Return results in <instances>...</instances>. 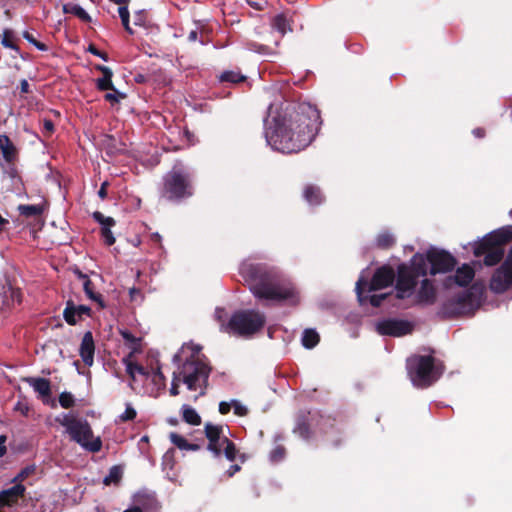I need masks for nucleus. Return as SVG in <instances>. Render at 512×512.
<instances>
[{
  "instance_id": "f257e3e1",
  "label": "nucleus",
  "mask_w": 512,
  "mask_h": 512,
  "mask_svg": "<svg viewBox=\"0 0 512 512\" xmlns=\"http://www.w3.org/2000/svg\"><path fill=\"white\" fill-rule=\"evenodd\" d=\"M270 126L266 131L268 144L282 153H298L311 144L322 120L320 111L310 103L275 100L268 107Z\"/></svg>"
},
{
  "instance_id": "f03ea898",
  "label": "nucleus",
  "mask_w": 512,
  "mask_h": 512,
  "mask_svg": "<svg viewBox=\"0 0 512 512\" xmlns=\"http://www.w3.org/2000/svg\"><path fill=\"white\" fill-rule=\"evenodd\" d=\"M250 290L259 300L280 303L286 300L295 304L296 291L293 287L282 283L279 275L262 266H250L247 271Z\"/></svg>"
},
{
  "instance_id": "7ed1b4c3",
  "label": "nucleus",
  "mask_w": 512,
  "mask_h": 512,
  "mask_svg": "<svg viewBox=\"0 0 512 512\" xmlns=\"http://www.w3.org/2000/svg\"><path fill=\"white\" fill-rule=\"evenodd\" d=\"M194 194L193 173L181 161H177L162 178L160 197L167 202L180 204Z\"/></svg>"
},
{
  "instance_id": "20e7f679",
  "label": "nucleus",
  "mask_w": 512,
  "mask_h": 512,
  "mask_svg": "<svg viewBox=\"0 0 512 512\" xmlns=\"http://www.w3.org/2000/svg\"><path fill=\"white\" fill-rule=\"evenodd\" d=\"M512 241V226H504L487 234L474 246L476 257L484 256V264L494 266L504 256V245Z\"/></svg>"
},
{
  "instance_id": "39448f33",
  "label": "nucleus",
  "mask_w": 512,
  "mask_h": 512,
  "mask_svg": "<svg viewBox=\"0 0 512 512\" xmlns=\"http://www.w3.org/2000/svg\"><path fill=\"white\" fill-rule=\"evenodd\" d=\"M481 295V289L473 285L443 302L438 316L444 320L471 316L480 305Z\"/></svg>"
},
{
  "instance_id": "423d86ee",
  "label": "nucleus",
  "mask_w": 512,
  "mask_h": 512,
  "mask_svg": "<svg viewBox=\"0 0 512 512\" xmlns=\"http://www.w3.org/2000/svg\"><path fill=\"white\" fill-rule=\"evenodd\" d=\"M426 261L422 254H415L410 264L401 263L397 267L396 298L405 299L417 286L419 277L426 276Z\"/></svg>"
},
{
  "instance_id": "0eeeda50",
  "label": "nucleus",
  "mask_w": 512,
  "mask_h": 512,
  "mask_svg": "<svg viewBox=\"0 0 512 512\" xmlns=\"http://www.w3.org/2000/svg\"><path fill=\"white\" fill-rule=\"evenodd\" d=\"M407 371L415 386L427 388L440 378L443 367L431 355H414L407 360Z\"/></svg>"
},
{
  "instance_id": "6e6552de",
  "label": "nucleus",
  "mask_w": 512,
  "mask_h": 512,
  "mask_svg": "<svg viewBox=\"0 0 512 512\" xmlns=\"http://www.w3.org/2000/svg\"><path fill=\"white\" fill-rule=\"evenodd\" d=\"M212 372V367L208 361L202 358L187 357L185 361L179 365V376L182 382L187 386L190 391L200 390V396L206 394L209 385V376Z\"/></svg>"
},
{
  "instance_id": "1a4fd4ad",
  "label": "nucleus",
  "mask_w": 512,
  "mask_h": 512,
  "mask_svg": "<svg viewBox=\"0 0 512 512\" xmlns=\"http://www.w3.org/2000/svg\"><path fill=\"white\" fill-rule=\"evenodd\" d=\"M59 424L65 427L70 439L79 444L85 450L96 453L102 448L100 437L94 438L92 428L86 419L77 418L71 414H65L62 419H57Z\"/></svg>"
},
{
  "instance_id": "9d476101",
  "label": "nucleus",
  "mask_w": 512,
  "mask_h": 512,
  "mask_svg": "<svg viewBox=\"0 0 512 512\" xmlns=\"http://www.w3.org/2000/svg\"><path fill=\"white\" fill-rule=\"evenodd\" d=\"M265 325V316L255 310H240L235 312L226 325H222L225 332L239 336H249Z\"/></svg>"
},
{
  "instance_id": "9b49d317",
  "label": "nucleus",
  "mask_w": 512,
  "mask_h": 512,
  "mask_svg": "<svg viewBox=\"0 0 512 512\" xmlns=\"http://www.w3.org/2000/svg\"><path fill=\"white\" fill-rule=\"evenodd\" d=\"M425 261L430 264V274L448 273L457 265L455 257L445 250L431 248L427 251Z\"/></svg>"
},
{
  "instance_id": "f8f14e48",
  "label": "nucleus",
  "mask_w": 512,
  "mask_h": 512,
  "mask_svg": "<svg viewBox=\"0 0 512 512\" xmlns=\"http://www.w3.org/2000/svg\"><path fill=\"white\" fill-rule=\"evenodd\" d=\"M376 330L380 335L401 337L410 334L413 331V325L402 319H385L379 321Z\"/></svg>"
},
{
  "instance_id": "ddd939ff",
  "label": "nucleus",
  "mask_w": 512,
  "mask_h": 512,
  "mask_svg": "<svg viewBox=\"0 0 512 512\" xmlns=\"http://www.w3.org/2000/svg\"><path fill=\"white\" fill-rule=\"evenodd\" d=\"M204 433L208 440L207 450L212 452L215 457H219L222 454L224 443L228 441V437L223 433V426L207 422L204 426Z\"/></svg>"
},
{
  "instance_id": "4468645a",
  "label": "nucleus",
  "mask_w": 512,
  "mask_h": 512,
  "mask_svg": "<svg viewBox=\"0 0 512 512\" xmlns=\"http://www.w3.org/2000/svg\"><path fill=\"white\" fill-rule=\"evenodd\" d=\"M395 271L389 265H383L376 269L371 281L368 283V292L389 287L395 280Z\"/></svg>"
},
{
  "instance_id": "2eb2a0df",
  "label": "nucleus",
  "mask_w": 512,
  "mask_h": 512,
  "mask_svg": "<svg viewBox=\"0 0 512 512\" xmlns=\"http://www.w3.org/2000/svg\"><path fill=\"white\" fill-rule=\"evenodd\" d=\"M512 285V268L501 264L493 273L489 287L491 291L501 294L507 291Z\"/></svg>"
},
{
  "instance_id": "dca6fc26",
  "label": "nucleus",
  "mask_w": 512,
  "mask_h": 512,
  "mask_svg": "<svg viewBox=\"0 0 512 512\" xmlns=\"http://www.w3.org/2000/svg\"><path fill=\"white\" fill-rule=\"evenodd\" d=\"M367 285L368 281L363 276L359 277L356 282L355 291L361 305L369 302L373 307H380L383 301L391 295L390 293L374 294L371 296L364 295V292L368 289Z\"/></svg>"
},
{
  "instance_id": "f3484780",
  "label": "nucleus",
  "mask_w": 512,
  "mask_h": 512,
  "mask_svg": "<svg viewBox=\"0 0 512 512\" xmlns=\"http://www.w3.org/2000/svg\"><path fill=\"white\" fill-rule=\"evenodd\" d=\"M93 219L101 225V236L107 246H112L115 243V237L111 231V227L115 226L116 221L112 217L105 216L100 211H95L92 214Z\"/></svg>"
},
{
  "instance_id": "a211bd4d",
  "label": "nucleus",
  "mask_w": 512,
  "mask_h": 512,
  "mask_svg": "<svg viewBox=\"0 0 512 512\" xmlns=\"http://www.w3.org/2000/svg\"><path fill=\"white\" fill-rule=\"evenodd\" d=\"M94 354H95V342L93 338V334L91 331H87L84 333L80 347H79V355L83 361V363L91 367L94 363Z\"/></svg>"
},
{
  "instance_id": "6ab92c4d",
  "label": "nucleus",
  "mask_w": 512,
  "mask_h": 512,
  "mask_svg": "<svg viewBox=\"0 0 512 512\" xmlns=\"http://www.w3.org/2000/svg\"><path fill=\"white\" fill-rule=\"evenodd\" d=\"M26 488L18 483L0 492V507H12L16 505L25 494Z\"/></svg>"
},
{
  "instance_id": "aec40b11",
  "label": "nucleus",
  "mask_w": 512,
  "mask_h": 512,
  "mask_svg": "<svg viewBox=\"0 0 512 512\" xmlns=\"http://www.w3.org/2000/svg\"><path fill=\"white\" fill-rule=\"evenodd\" d=\"M474 276L475 272L473 268L464 264L456 270L454 276H449L446 279L445 286L449 288L453 284H457L458 286L465 287L473 280Z\"/></svg>"
},
{
  "instance_id": "412c9836",
  "label": "nucleus",
  "mask_w": 512,
  "mask_h": 512,
  "mask_svg": "<svg viewBox=\"0 0 512 512\" xmlns=\"http://www.w3.org/2000/svg\"><path fill=\"white\" fill-rule=\"evenodd\" d=\"M94 69L102 73V77L96 79L95 85L99 91L115 90L113 84V71L111 68L105 65L96 64Z\"/></svg>"
},
{
  "instance_id": "4be33fe9",
  "label": "nucleus",
  "mask_w": 512,
  "mask_h": 512,
  "mask_svg": "<svg viewBox=\"0 0 512 512\" xmlns=\"http://www.w3.org/2000/svg\"><path fill=\"white\" fill-rule=\"evenodd\" d=\"M293 432L305 440L311 437L310 412L300 411L298 413Z\"/></svg>"
},
{
  "instance_id": "5701e85b",
  "label": "nucleus",
  "mask_w": 512,
  "mask_h": 512,
  "mask_svg": "<svg viewBox=\"0 0 512 512\" xmlns=\"http://www.w3.org/2000/svg\"><path fill=\"white\" fill-rule=\"evenodd\" d=\"M418 302L433 304L436 300V290L430 280L424 279L417 294Z\"/></svg>"
},
{
  "instance_id": "b1692460",
  "label": "nucleus",
  "mask_w": 512,
  "mask_h": 512,
  "mask_svg": "<svg viewBox=\"0 0 512 512\" xmlns=\"http://www.w3.org/2000/svg\"><path fill=\"white\" fill-rule=\"evenodd\" d=\"M0 148L4 160L7 163H13L17 157L18 152L10 138L5 134L0 135Z\"/></svg>"
},
{
  "instance_id": "393cba45",
  "label": "nucleus",
  "mask_w": 512,
  "mask_h": 512,
  "mask_svg": "<svg viewBox=\"0 0 512 512\" xmlns=\"http://www.w3.org/2000/svg\"><path fill=\"white\" fill-rule=\"evenodd\" d=\"M120 335L125 341V345L131 350L128 354L129 357H133L136 353H141V338L136 337L128 330H121Z\"/></svg>"
},
{
  "instance_id": "a878e982",
  "label": "nucleus",
  "mask_w": 512,
  "mask_h": 512,
  "mask_svg": "<svg viewBox=\"0 0 512 512\" xmlns=\"http://www.w3.org/2000/svg\"><path fill=\"white\" fill-rule=\"evenodd\" d=\"M303 196L310 205H320L324 200L320 188L312 184L305 187Z\"/></svg>"
},
{
  "instance_id": "bb28decb",
  "label": "nucleus",
  "mask_w": 512,
  "mask_h": 512,
  "mask_svg": "<svg viewBox=\"0 0 512 512\" xmlns=\"http://www.w3.org/2000/svg\"><path fill=\"white\" fill-rule=\"evenodd\" d=\"M64 14H73L85 23L91 22L90 15L79 5L73 3L64 4L62 7Z\"/></svg>"
},
{
  "instance_id": "cd10ccee",
  "label": "nucleus",
  "mask_w": 512,
  "mask_h": 512,
  "mask_svg": "<svg viewBox=\"0 0 512 512\" xmlns=\"http://www.w3.org/2000/svg\"><path fill=\"white\" fill-rule=\"evenodd\" d=\"M83 290L86 296L96 302L101 309L106 307L102 294L95 291V285L91 280H85L83 283Z\"/></svg>"
},
{
  "instance_id": "c85d7f7f",
  "label": "nucleus",
  "mask_w": 512,
  "mask_h": 512,
  "mask_svg": "<svg viewBox=\"0 0 512 512\" xmlns=\"http://www.w3.org/2000/svg\"><path fill=\"white\" fill-rule=\"evenodd\" d=\"M219 82L221 83H231V84H239L245 82L247 77L243 75L240 70H227L223 71L218 76Z\"/></svg>"
},
{
  "instance_id": "c756f323",
  "label": "nucleus",
  "mask_w": 512,
  "mask_h": 512,
  "mask_svg": "<svg viewBox=\"0 0 512 512\" xmlns=\"http://www.w3.org/2000/svg\"><path fill=\"white\" fill-rule=\"evenodd\" d=\"M30 384L32 385L35 392L39 393L42 397H50L51 395V384L46 378H33Z\"/></svg>"
},
{
  "instance_id": "7c9ffc66",
  "label": "nucleus",
  "mask_w": 512,
  "mask_h": 512,
  "mask_svg": "<svg viewBox=\"0 0 512 512\" xmlns=\"http://www.w3.org/2000/svg\"><path fill=\"white\" fill-rule=\"evenodd\" d=\"M131 358L132 357H129V355L123 358V363L126 366V372L129 375V377L134 381L136 373L148 376V372L146 371V369L142 365L133 362Z\"/></svg>"
},
{
  "instance_id": "2f4dec72",
  "label": "nucleus",
  "mask_w": 512,
  "mask_h": 512,
  "mask_svg": "<svg viewBox=\"0 0 512 512\" xmlns=\"http://www.w3.org/2000/svg\"><path fill=\"white\" fill-rule=\"evenodd\" d=\"M171 442L181 450L196 451L200 449V445L195 443H189L183 436L172 432L170 433Z\"/></svg>"
},
{
  "instance_id": "473e14b6",
  "label": "nucleus",
  "mask_w": 512,
  "mask_h": 512,
  "mask_svg": "<svg viewBox=\"0 0 512 512\" xmlns=\"http://www.w3.org/2000/svg\"><path fill=\"white\" fill-rule=\"evenodd\" d=\"M272 27L282 35L286 34L288 31H292L290 21L283 13L278 14L273 18Z\"/></svg>"
},
{
  "instance_id": "72a5a7b5",
  "label": "nucleus",
  "mask_w": 512,
  "mask_h": 512,
  "mask_svg": "<svg viewBox=\"0 0 512 512\" xmlns=\"http://www.w3.org/2000/svg\"><path fill=\"white\" fill-rule=\"evenodd\" d=\"M182 418L186 423L190 425L198 426L201 424L200 415L194 408L190 407L189 405L182 406Z\"/></svg>"
},
{
  "instance_id": "f704fd0d",
  "label": "nucleus",
  "mask_w": 512,
  "mask_h": 512,
  "mask_svg": "<svg viewBox=\"0 0 512 512\" xmlns=\"http://www.w3.org/2000/svg\"><path fill=\"white\" fill-rule=\"evenodd\" d=\"M320 341V336L314 329H305L302 335V345L307 349L314 348Z\"/></svg>"
},
{
  "instance_id": "c9c22d12",
  "label": "nucleus",
  "mask_w": 512,
  "mask_h": 512,
  "mask_svg": "<svg viewBox=\"0 0 512 512\" xmlns=\"http://www.w3.org/2000/svg\"><path fill=\"white\" fill-rule=\"evenodd\" d=\"M63 318L69 325H76L80 319L77 316V311L75 309V304L73 300H68L66 302V307L63 311Z\"/></svg>"
},
{
  "instance_id": "e433bc0d",
  "label": "nucleus",
  "mask_w": 512,
  "mask_h": 512,
  "mask_svg": "<svg viewBox=\"0 0 512 512\" xmlns=\"http://www.w3.org/2000/svg\"><path fill=\"white\" fill-rule=\"evenodd\" d=\"M123 471L120 466H112L109 470L108 475L103 479V483L106 486L111 484L118 485L122 479Z\"/></svg>"
},
{
  "instance_id": "4c0bfd02",
  "label": "nucleus",
  "mask_w": 512,
  "mask_h": 512,
  "mask_svg": "<svg viewBox=\"0 0 512 512\" xmlns=\"http://www.w3.org/2000/svg\"><path fill=\"white\" fill-rule=\"evenodd\" d=\"M395 244V238L388 232L380 233L376 238V246L380 249H390Z\"/></svg>"
},
{
  "instance_id": "58836bf2",
  "label": "nucleus",
  "mask_w": 512,
  "mask_h": 512,
  "mask_svg": "<svg viewBox=\"0 0 512 512\" xmlns=\"http://www.w3.org/2000/svg\"><path fill=\"white\" fill-rule=\"evenodd\" d=\"M18 210L22 216L25 217H34L40 216L43 213L42 205H20Z\"/></svg>"
},
{
  "instance_id": "ea45409f",
  "label": "nucleus",
  "mask_w": 512,
  "mask_h": 512,
  "mask_svg": "<svg viewBox=\"0 0 512 512\" xmlns=\"http://www.w3.org/2000/svg\"><path fill=\"white\" fill-rule=\"evenodd\" d=\"M222 453H224L227 460L233 462L236 460L238 449L233 441L228 438V441L224 443L222 447Z\"/></svg>"
},
{
  "instance_id": "a19ab883",
  "label": "nucleus",
  "mask_w": 512,
  "mask_h": 512,
  "mask_svg": "<svg viewBox=\"0 0 512 512\" xmlns=\"http://www.w3.org/2000/svg\"><path fill=\"white\" fill-rule=\"evenodd\" d=\"M2 45L12 50H19V47L14 41V33L12 30L5 29L3 32Z\"/></svg>"
},
{
  "instance_id": "79ce46f5",
  "label": "nucleus",
  "mask_w": 512,
  "mask_h": 512,
  "mask_svg": "<svg viewBox=\"0 0 512 512\" xmlns=\"http://www.w3.org/2000/svg\"><path fill=\"white\" fill-rule=\"evenodd\" d=\"M59 404L64 409L72 408L75 405V399L72 393L64 391L59 395Z\"/></svg>"
},
{
  "instance_id": "37998d69",
  "label": "nucleus",
  "mask_w": 512,
  "mask_h": 512,
  "mask_svg": "<svg viewBox=\"0 0 512 512\" xmlns=\"http://www.w3.org/2000/svg\"><path fill=\"white\" fill-rule=\"evenodd\" d=\"M112 92L106 93L104 95L105 101L109 102L111 105L119 103L122 99L126 98V94L120 92L116 87L115 90H111Z\"/></svg>"
},
{
  "instance_id": "c03bdc74",
  "label": "nucleus",
  "mask_w": 512,
  "mask_h": 512,
  "mask_svg": "<svg viewBox=\"0 0 512 512\" xmlns=\"http://www.w3.org/2000/svg\"><path fill=\"white\" fill-rule=\"evenodd\" d=\"M286 454V449L282 445H277L270 452V460L272 462H280L284 459Z\"/></svg>"
},
{
  "instance_id": "a18cd8bd",
  "label": "nucleus",
  "mask_w": 512,
  "mask_h": 512,
  "mask_svg": "<svg viewBox=\"0 0 512 512\" xmlns=\"http://www.w3.org/2000/svg\"><path fill=\"white\" fill-rule=\"evenodd\" d=\"M6 296L11 299L12 303L21 304L23 293L20 288L9 286Z\"/></svg>"
},
{
  "instance_id": "49530a36",
  "label": "nucleus",
  "mask_w": 512,
  "mask_h": 512,
  "mask_svg": "<svg viewBox=\"0 0 512 512\" xmlns=\"http://www.w3.org/2000/svg\"><path fill=\"white\" fill-rule=\"evenodd\" d=\"M23 38L30 44L34 45L40 51H47L48 47L46 44L38 41L31 33L24 31L22 34Z\"/></svg>"
},
{
  "instance_id": "de8ad7c7",
  "label": "nucleus",
  "mask_w": 512,
  "mask_h": 512,
  "mask_svg": "<svg viewBox=\"0 0 512 512\" xmlns=\"http://www.w3.org/2000/svg\"><path fill=\"white\" fill-rule=\"evenodd\" d=\"M137 416L136 410L131 404H126L125 411L119 416L121 422L133 421Z\"/></svg>"
},
{
  "instance_id": "09e8293b",
  "label": "nucleus",
  "mask_w": 512,
  "mask_h": 512,
  "mask_svg": "<svg viewBox=\"0 0 512 512\" xmlns=\"http://www.w3.org/2000/svg\"><path fill=\"white\" fill-rule=\"evenodd\" d=\"M180 382H182L181 376H179L178 372H174L173 373L172 383H171V388H170V395L171 396H177L179 394Z\"/></svg>"
},
{
  "instance_id": "8fccbe9b",
  "label": "nucleus",
  "mask_w": 512,
  "mask_h": 512,
  "mask_svg": "<svg viewBox=\"0 0 512 512\" xmlns=\"http://www.w3.org/2000/svg\"><path fill=\"white\" fill-rule=\"evenodd\" d=\"M35 468L34 466H27L23 468L13 479L14 482H22L24 481L28 476H30L32 473H34Z\"/></svg>"
},
{
  "instance_id": "3c124183",
  "label": "nucleus",
  "mask_w": 512,
  "mask_h": 512,
  "mask_svg": "<svg viewBox=\"0 0 512 512\" xmlns=\"http://www.w3.org/2000/svg\"><path fill=\"white\" fill-rule=\"evenodd\" d=\"M232 408L234 410V414L240 417L246 416L248 414V409L244 405H242L237 400H232Z\"/></svg>"
},
{
  "instance_id": "603ef678",
  "label": "nucleus",
  "mask_w": 512,
  "mask_h": 512,
  "mask_svg": "<svg viewBox=\"0 0 512 512\" xmlns=\"http://www.w3.org/2000/svg\"><path fill=\"white\" fill-rule=\"evenodd\" d=\"M55 130L54 123L50 119L43 120V130L42 133L44 136L49 137L53 134Z\"/></svg>"
},
{
  "instance_id": "864d4df0",
  "label": "nucleus",
  "mask_w": 512,
  "mask_h": 512,
  "mask_svg": "<svg viewBox=\"0 0 512 512\" xmlns=\"http://www.w3.org/2000/svg\"><path fill=\"white\" fill-rule=\"evenodd\" d=\"M75 309L77 311V316L80 320H82V316L85 315L87 317H91L92 310L89 306L86 305H75Z\"/></svg>"
},
{
  "instance_id": "5fc2aeb1",
  "label": "nucleus",
  "mask_w": 512,
  "mask_h": 512,
  "mask_svg": "<svg viewBox=\"0 0 512 512\" xmlns=\"http://www.w3.org/2000/svg\"><path fill=\"white\" fill-rule=\"evenodd\" d=\"M118 13L121 18L122 25L129 23L130 13H129L128 7L120 6L118 9Z\"/></svg>"
},
{
  "instance_id": "6e6d98bb",
  "label": "nucleus",
  "mask_w": 512,
  "mask_h": 512,
  "mask_svg": "<svg viewBox=\"0 0 512 512\" xmlns=\"http://www.w3.org/2000/svg\"><path fill=\"white\" fill-rule=\"evenodd\" d=\"M88 51L95 55V56H98L100 58H102L104 61H108V54L106 52H103V51H100L99 49H97V47L93 44H90L89 47H88Z\"/></svg>"
},
{
  "instance_id": "4d7b16f0",
  "label": "nucleus",
  "mask_w": 512,
  "mask_h": 512,
  "mask_svg": "<svg viewBox=\"0 0 512 512\" xmlns=\"http://www.w3.org/2000/svg\"><path fill=\"white\" fill-rule=\"evenodd\" d=\"M231 408H232V402L229 403V402L222 401L219 403V412L222 415L228 414L230 412Z\"/></svg>"
},
{
  "instance_id": "13d9d810",
  "label": "nucleus",
  "mask_w": 512,
  "mask_h": 512,
  "mask_svg": "<svg viewBox=\"0 0 512 512\" xmlns=\"http://www.w3.org/2000/svg\"><path fill=\"white\" fill-rule=\"evenodd\" d=\"M190 348L192 350V353H191V355L189 357L202 358L205 361H207V358H206L205 355H202V356L199 355V353L201 351V346L193 344V345L190 346Z\"/></svg>"
},
{
  "instance_id": "bf43d9fd",
  "label": "nucleus",
  "mask_w": 512,
  "mask_h": 512,
  "mask_svg": "<svg viewBox=\"0 0 512 512\" xmlns=\"http://www.w3.org/2000/svg\"><path fill=\"white\" fill-rule=\"evenodd\" d=\"M108 186H109V183H108L107 181H105V182H103V183L101 184V187H100V189H99V191H98V196H99L102 200H104V199H106V198H107V188H108Z\"/></svg>"
},
{
  "instance_id": "052dcab7",
  "label": "nucleus",
  "mask_w": 512,
  "mask_h": 512,
  "mask_svg": "<svg viewBox=\"0 0 512 512\" xmlns=\"http://www.w3.org/2000/svg\"><path fill=\"white\" fill-rule=\"evenodd\" d=\"M20 92L22 94H28L30 93V86H29V83L26 79H22L20 81Z\"/></svg>"
},
{
  "instance_id": "680f3d73",
  "label": "nucleus",
  "mask_w": 512,
  "mask_h": 512,
  "mask_svg": "<svg viewBox=\"0 0 512 512\" xmlns=\"http://www.w3.org/2000/svg\"><path fill=\"white\" fill-rule=\"evenodd\" d=\"M129 295H130V299L132 301H135L137 299V296H141L142 297V292H141V290L139 288L132 287L129 290Z\"/></svg>"
},
{
  "instance_id": "e2e57ef3",
  "label": "nucleus",
  "mask_w": 512,
  "mask_h": 512,
  "mask_svg": "<svg viewBox=\"0 0 512 512\" xmlns=\"http://www.w3.org/2000/svg\"><path fill=\"white\" fill-rule=\"evenodd\" d=\"M472 134L476 137V138H484L485 135H486V131L484 128L482 127H477L475 129L472 130Z\"/></svg>"
},
{
  "instance_id": "0e129e2a",
  "label": "nucleus",
  "mask_w": 512,
  "mask_h": 512,
  "mask_svg": "<svg viewBox=\"0 0 512 512\" xmlns=\"http://www.w3.org/2000/svg\"><path fill=\"white\" fill-rule=\"evenodd\" d=\"M152 381L154 382L155 385L164 387L165 382H166V377L164 376V374L162 375V377L160 375L153 376Z\"/></svg>"
},
{
  "instance_id": "69168bd1",
  "label": "nucleus",
  "mask_w": 512,
  "mask_h": 512,
  "mask_svg": "<svg viewBox=\"0 0 512 512\" xmlns=\"http://www.w3.org/2000/svg\"><path fill=\"white\" fill-rule=\"evenodd\" d=\"M240 470H241V467L238 464H233L226 471V474L228 477H232L235 473L239 472Z\"/></svg>"
},
{
  "instance_id": "338daca9",
  "label": "nucleus",
  "mask_w": 512,
  "mask_h": 512,
  "mask_svg": "<svg viewBox=\"0 0 512 512\" xmlns=\"http://www.w3.org/2000/svg\"><path fill=\"white\" fill-rule=\"evenodd\" d=\"M5 442H6V436L5 435H0V458L2 456H4L6 454V446H5Z\"/></svg>"
},
{
  "instance_id": "774afa93",
  "label": "nucleus",
  "mask_w": 512,
  "mask_h": 512,
  "mask_svg": "<svg viewBox=\"0 0 512 512\" xmlns=\"http://www.w3.org/2000/svg\"><path fill=\"white\" fill-rule=\"evenodd\" d=\"M503 264H505V266H509L510 268H512V247L510 248L508 255H507L506 259L504 260Z\"/></svg>"
}]
</instances>
